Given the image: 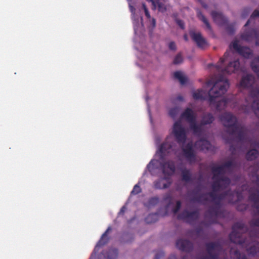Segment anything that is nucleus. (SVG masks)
<instances>
[{
    "instance_id": "nucleus-30",
    "label": "nucleus",
    "mask_w": 259,
    "mask_h": 259,
    "mask_svg": "<svg viewBox=\"0 0 259 259\" xmlns=\"http://www.w3.org/2000/svg\"><path fill=\"white\" fill-rule=\"evenodd\" d=\"M201 125L197 124L196 120L190 123V128L195 134H199L202 132Z\"/></svg>"
},
{
    "instance_id": "nucleus-22",
    "label": "nucleus",
    "mask_w": 259,
    "mask_h": 259,
    "mask_svg": "<svg viewBox=\"0 0 259 259\" xmlns=\"http://www.w3.org/2000/svg\"><path fill=\"white\" fill-rule=\"evenodd\" d=\"M214 120V117L212 114L210 113H207L202 116L200 124L203 126L210 124L212 123Z\"/></svg>"
},
{
    "instance_id": "nucleus-4",
    "label": "nucleus",
    "mask_w": 259,
    "mask_h": 259,
    "mask_svg": "<svg viewBox=\"0 0 259 259\" xmlns=\"http://www.w3.org/2000/svg\"><path fill=\"white\" fill-rule=\"evenodd\" d=\"M223 125L227 128L226 132L233 135L238 128V120L236 116L230 112H225L220 116Z\"/></svg>"
},
{
    "instance_id": "nucleus-14",
    "label": "nucleus",
    "mask_w": 259,
    "mask_h": 259,
    "mask_svg": "<svg viewBox=\"0 0 259 259\" xmlns=\"http://www.w3.org/2000/svg\"><path fill=\"white\" fill-rule=\"evenodd\" d=\"M171 180L165 176L154 182V187L156 189H164L168 188L171 184Z\"/></svg>"
},
{
    "instance_id": "nucleus-8",
    "label": "nucleus",
    "mask_w": 259,
    "mask_h": 259,
    "mask_svg": "<svg viewBox=\"0 0 259 259\" xmlns=\"http://www.w3.org/2000/svg\"><path fill=\"white\" fill-rule=\"evenodd\" d=\"M199 215V213L198 210L190 212L188 210H184L178 215V219L188 224H192L198 220Z\"/></svg>"
},
{
    "instance_id": "nucleus-61",
    "label": "nucleus",
    "mask_w": 259,
    "mask_h": 259,
    "mask_svg": "<svg viewBox=\"0 0 259 259\" xmlns=\"http://www.w3.org/2000/svg\"><path fill=\"white\" fill-rule=\"evenodd\" d=\"M241 259H247V258L245 255H244L241 257Z\"/></svg>"
},
{
    "instance_id": "nucleus-64",
    "label": "nucleus",
    "mask_w": 259,
    "mask_h": 259,
    "mask_svg": "<svg viewBox=\"0 0 259 259\" xmlns=\"http://www.w3.org/2000/svg\"><path fill=\"white\" fill-rule=\"evenodd\" d=\"M227 143H229V144H231V142L229 140L227 141Z\"/></svg>"
},
{
    "instance_id": "nucleus-41",
    "label": "nucleus",
    "mask_w": 259,
    "mask_h": 259,
    "mask_svg": "<svg viewBox=\"0 0 259 259\" xmlns=\"http://www.w3.org/2000/svg\"><path fill=\"white\" fill-rule=\"evenodd\" d=\"M182 203L181 201L178 200L176 202V205L172 208V212L174 214H176L181 208Z\"/></svg>"
},
{
    "instance_id": "nucleus-39",
    "label": "nucleus",
    "mask_w": 259,
    "mask_h": 259,
    "mask_svg": "<svg viewBox=\"0 0 259 259\" xmlns=\"http://www.w3.org/2000/svg\"><path fill=\"white\" fill-rule=\"evenodd\" d=\"M141 192V189L138 184H136L133 188V190L131 192V195H137Z\"/></svg>"
},
{
    "instance_id": "nucleus-27",
    "label": "nucleus",
    "mask_w": 259,
    "mask_h": 259,
    "mask_svg": "<svg viewBox=\"0 0 259 259\" xmlns=\"http://www.w3.org/2000/svg\"><path fill=\"white\" fill-rule=\"evenodd\" d=\"M259 153L256 149H252L249 150L246 154V158L247 160H253L256 159L258 156Z\"/></svg>"
},
{
    "instance_id": "nucleus-31",
    "label": "nucleus",
    "mask_w": 259,
    "mask_h": 259,
    "mask_svg": "<svg viewBox=\"0 0 259 259\" xmlns=\"http://www.w3.org/2000/svg\"><path fill=\"white\" fill-rule=\"evenodd\" d=\"M250 66L254 72L257 74L259 73V56L252 60Z\"/></svg>"
},
{
    "instance_id": "nucleus-58",
    "label": "nucleus",
    "mask_w": 259,
    "mask_h": 259,
    "mask_svg": "<svg viewBox=\"0 0 259 259\" xmlns=\"http://www.w3.org/2000/svg\"><path fill=\"white\" fill-rule=\"evenodd\" d=\"M250 21V19L248 20V21L246 22V23H245V24L244 25V26H245V27L247 26L249 24Z\"/></svg>"
},
{
    "instance_id": "nucleus-50",
    "label": "nucleus",
    "mask_w": 259,
    "mask_h": 259,
    "mask_svg": "<svg viewBox=\"0 0 259 259\" xmlns=\"http://www.w3.org/2000/svg\"><path fill=\"white\" fill-rule=\"evenodd\" d=\"M234 254L236 255L238 259L241 258V254L238 250H235L234 251Z\"/></svg>"
},
{
    "instance_id": "nucleus-43",
    "label": "nucleus",
    "mask_w": 259,
    "mask_h": 259,
    "mask_svg": "<svg viewBox=\"0 0 259 259\" xmlns=\"http://www.w3.org/2000/svg\"><path fill=\"white\" fill-rule=\"evenodd\" d=\"M251 226L259 227V218L257 219H252L249 222Z\"/></svg>"
},
{
    "instance_id": "nucleus-3",
    "label": "nucleus",
    "mask_w": 259,
    "mask_h": 259,
    "mask_svg": "<svg viewBox=\"0 0 259 259\" xmlns=\"http://www.w3.org/2000/svg\"><path fill=\"white\" fill-rule=\"evenodd\" d=\"M229 53L230 51H227L225 53L223 57L220 58L219 62L216 65L217 70L222 74L220 76L218 79H220L221 76H223L227 79L225 77L223 76V75L231 74L235 72V71L239 70L240 68V62L238 60L230 62L225 68L223 69L222 68V64L226 61L229 55Z\"/></svg>"
},
{
    "instance_id": "nucleus-33",
    "label": "nucleus",
    "mask_w": 259,
    "mask_h": 259,
    "mask_svg": "<svg viewBox=\"0 0 259 259\" xmlns=\"http://www.w3.org/2000/svg\"><path fill=\"white\" fill-rule=\"evenodd\" d=\"M174 77L179 80L181 84H184L187 82V78L183 75L181 71H176L174 74Z\"/></svg>"
},
{
    "instance_id": "nucleus-37",
    "label": "nucleus",
    "mask_w": 259,
    "mask_h": 259,
    "mask_svg": "<svg viewBox=\"0 0 259 259\" xmlns=\"http://www.w3.org/2000/svg\"><path fill=\"white\" fill-rule=\"evenodd\" d=\"M180 109L178 107H174L170 109L169 111V115L172 118H175L179 114Z\"/></svg>"
},
{
    "instance_id": "nucleus-29",
    "label": "nucleus",
    "mask_w": 259,
    "mask_h": 259,
    "mask_svg": "<svg viewBox=\"0 0 259 259\" xmlns=\"http://www.w3.org/2000/svg\"><path fill=\"white\" fill-rule=\"evenodd\" d=\"M239 54L245 58H250L253 55L252 50L245 47H243Z\"/></svg>"
},
{
    "instance_id": "nucleus-38",
    "label": "nucleus",
    "mask_w": 259,
    "mask_h": 259,
    "mask_svg": "<svg viewBox=\"0 0 259 259\" xmlns=\"http://www.w3.org/2000/svg\"><path fill=\"white\" fill-rule=\"evenodd\" d=\"M226 31L229 34H233L235 32V24H230L227 25L226 28Z\"/></svg>"
},
{
    "instance_id": "nucleus-1",
    "label": "nucleus",
    "mask_w": 259,
    "mask_h": 259,
    "mask_svg": "<svg viewBox=\"0 0 259 259\" xmlns=\"http://www.w3.org/2000/svg\"><path fill=\"white\" fill-rule=\"evenodd\" d=\"M235 166V162L233 160H230L221 165L212 166L211 170L213 174L212 179L213 180L211 185L212 191L207 193L196 195L193 198L194 201L203 204H205L208 201L207 196L211 198V201L214 203V204L210 206L205 213V219L209 220V222L211 224L217 223L218 218L220 217L222 213L221 209V201L222 200L236 195L237 198L235 201L239 200L241 194L237 191H232L229 190L220 194L216 193L221 189L226 188L230 185L231 183L230 179L224 175L226 173V169L232 171ZM234 202L235 201H234L232 199L229 200L230 203H234Z\"/></svg>"
},
{
    "instance_id": "nucleus-11",
    "label": "nucleus",
    "mask_w": 259,
    "mask_h": 259,
    "mask_svg": "<svg viewBox=\"0 0 259 259\" xmlns=\"http://www.w3.org/2000/svg\"><path fill=\"white\" fill-rule=\"evenodd\" d=\"M176 246L180 250L189 252L193 249V243L188 240L180 239L176 242Z\"/></svg>"
},
{
    "instance_id": "nucleus-25",
    "label": "nucleus",
    "mask_w": 259,
    "mask_h": 259,
    "mask_svg": "<svg viewBox=\"0 0 259 259\" xmlns=\"http://www.w3.org/2000/svg\"><path fill=\"white\" fill-rule=\"evenodd\" d=\"M237 134V139L239 142H244L246 139V133L244 128L238 125V130L233 135Z\"/></svg>"
},
{
    "instance_id": "nucleus-59",
    "label": "nucleus",
    "mask_w": 259,
    "mask_h": 259,
    "mask_svg": "<svg viewBox=\"0 0 259 259\" xmlns=\"http://www.w3.org/2000/svg\"><path fill=\"white\" fill-rule=\"evenodd\" d=\"M184 38L185 40H186V41H187L188 40V36H187V34H185L184 35Z\"/></svg>"
},
{
    "instance_id": "nucleus-63",
    "label": "nucleus",
    "mask_w": 259,
    "mask_h": 259,
    "mask_svg": "<svg viewBox=\"0 0 259 259\" xmlns=\"http://www.w3.org/2000/svg\"><path fill=\"white\" fill-rule=\"evenodd\" d=\"M237 209H238V210H241V211L243 210V209H240L239 206L238 207Z\"/></svg>"
},
{
    "instance_id": "nucleus-48",
    "label": "nucleus",
    "mask_w": 259,
    "mask_h": 259,
    "mask_svg": "<svg viewBox=\"0 0 259 259\" xmlns=\"http://www.w3.org/2000/svg\"><path fill=\"white\" fill-rule=\"evenodd\" d=\"M259 17V10H255L250 16V19Z\"/></svg>"
},
{
    "instance_id": "nucleus-52",
    "label": "nucleus",
    "mask_w": 259,
    "mask_h": 259,
    "mask_svg": "<svg viewBox=\"0 0 259 259\" xmlns=\"http://www.w3.org/2000/svg\"><path fill=\"white\" fill-rule=\"evenodd\" d=\"M251 145L252 147L259 148V142L256 141L251 142Z\"/></svg>"
},
{
    "instance_id": "nucleus-53",
    "label": "nucleus",
    "mask_w": 259,
    "mask_h": 259,
    "mask_svg": "<svg viewBox=\"0 0 259 259\" xmlns=\"http://www.w3.org/2000/svg\"><path fill=\"white\" fill-rule=\"evenodd\" d=\"M255 44L259 46V33L257 32V34L256 36Z\"/></svg>"
},
{
    "instance_id": "nucleus-17",
    "label": "nucleus",
    "mask_w": 259,
    "mask_h": 259,
    "mask_svg": "<svg viewBox=\"0 0 259 259\" xmlns=\"http://www.w3.org/2000/svg\"><path fill=\"white\" fill-rule=\"evenodd\" d=\"M182 118L185 119L189 123H191L196 120L197 116L192 109L187 108L185 111L181 114Z\"/></svg>"
},
{
    "instance_id": "nucleus-49",
    "label": "nucleus",
    "mask_w": 259,
    "mask_h": 259,
    "mask_svg": "<svg viewBox=\"0 0 259 259\" xmlns=\"http://www.w3.org/2000/svg\"><path fill=\"white\" fill-rule=\"evenodd\" d=\"M163 256L164 252H163L162 251H160L155 254L154 259H160L161 257Z\"/></svg>"
},
{
    "instance_id": "nucleus-36",
    "label": "nucleus",
    "mask_w": 259,
    "mask_h": 259,
    "mask_svg": "<svg viewBox=\"0 0 259 259\" xmlns=\"http://www.w3.org/2000/svg\"><path fill=\"white\" fill-rule=\"evenodd\" d=\"M157 161L155 160H151V161L147 166V168L151 173L152 172L153 170L156 168V165Z\"/></svg>"
},
{
    "instance_id": "nucleus-13",
    "label": "nucleus",
    "mask_w": 259,
    "mask_h": 259,
    "mask_svg": "<svg viewBox=\"0 0 259 259\" xmlns=\"http://www.w3.org/2000/svg\"><path fill=\"white\" fill-rule=\"evenodd\" d=\"M190 35L193 40L196 42L198 47L203 49L207 46V41L202 36L200 32H195L193 31H190Z\"/></svg>"
},
{
    "instance_id": "nucleus-20",
    "label": "nucleus",
    "mask_w": 259,
    "mask_h": 259,
    "mask_svg": "<svg viewBox=\"0 0 259 259\" xmlns=\"http://www.w3.org/2000/svg\"><path fill=\"white\" fill-rule=\"evenodd\" d=\"M249 199L253 202L252 207L256 208V213L259 215V192L251 193L249 195Z\"/></svg>"
},
{
    "instance_id": "nucleus-10",
    "label": "nucleus",
    "mask_w": 259,
    "mask_h": 259,
    "mask_svg": "<svg viewBox=\"0 0 259 259\" xmlns=\"http://www.w3.org/2000/svg\"><path fill=\"white\" fill-rule=\"evenodd\" d=\"M182 151L184 156L190 163L196 162V155L192 143H188L184 147H183Z\"/></svg>"
},
{
    "instance_id": "nucleus-54",
    "label": "nucleus",
    "mask_w": 259,
    "mask_h": 259,
    "mask_svg": "<svg viewBox=\"0 0 259 259\" xmlns=\"http://www.w3.org/2000/svg\"><path fill=\"white\" fill-rule=\"evenodd\" d=\"M177 100L179 101H183L184 98H183V96H182L181 95H179L177 97Z\"/></svg>"
},
{
    "instance_id": "nucleus-26",
    "label": "nucleus",
    "mask_w": 259,
    "mask_h": 259,
    "mask_svg": "<svg viewBox=\"0 0 259 259\" xmlns=\"http://www.w3.org/2000/svg\"><path fill=\"white\" fill-rule=\"evenodd\" d=\"M197 146H199L202 150H209L211 148V143L206 140H201L196 143Z\"/></svg>"
},
{
    "instance_id": "nucleus-57",
    "label": "nucleus",
    "mask_w": 259,
    "mask_h": 259,
    "mask_svg": "<svg viewBox=\"0 0 259 259\" xmlns=\"http://www.w3.org/2000/svg\"><path fill=\"white\" fill-rule=\"evenodd\" d=\"M168 259H177V258L175 255L171 254L169 256Z\"/></svg>"
},
{
    "instance_id": "nucleus-32",
    "label": "nucleus",
    "mask_w": 259,
    "mask_h": 259,
    "mask_svg": "<svg viewBox=\"0 0 259 259\" xmlns=\"http://www.w3.org/2000/svg\"><path fill=\"white\" fill-rule=\"evenodd\" d=\"M159 218V214L157 213L149 214L146 218L145 222L147 224H152L156 222Z\"/></svg>"
},
{
    "instance_id": "nucleus-21",
    "label": "nucleus",
    "mask_w": 259,
    "mask_h": 259,
    "mask_svg": "<svg viewBox=\"0 0 259 259\" xmlns=\"http://www.w3.org/2000/svg\"><path fill=\"white\" fill-rule=\"evenodd\" d=\"M111 229L110 227H108V229L106 230V231L103 234L101 239L97 243V244L94 249L95 251L98 250V248L104 245L108 242V241L109 240V238L107 237V234H108V232L111 230Z\"/></svg>"
},
{
    "instance_id": "nucleus-45",
    "label": "nucleus",
    "mask_w": 259,
    "mask_h": 259,
    "mask_svg": "<svg viewBox=\"0 0 259 259\" xmlns=\"http://www.w3.org/2000/svg\"><path fill=\"white\" fill-rule=\"evenodd\" d=\"M142 7L144 10V12H145V16L146 17L148 18V19H149L150 18V13L148 11V10L147 9V8L146 7V6L145 4H142Z\"/></svg>"
},
{
    "instance_id": "nucleus-44",
    "label": "nucleus",
    "mask_w": 259,
    "mask_h": 259,
    "mask_svg": "<svg viewBox=\"0 0 259 259\" xmlns=\"http://www.w3.org/2000/svg\"><path fill=\"white\" fill-rule=\"evenodd\" d=\"M163 200L168 202V204H170L172 200L171 195L170 194H166L163 197Z\"/></svg>"
},
{
    "instance_id": "nucleus-6",
    "label": "nucleus",
    "mask_w": 259,
    "mask_h": 259,
    "mask_svg": "<svg viewBox=\"0 0 259 259\" xmlns=\"http://www.w3.org/2000/svg\"><path fill=\"white\" fill-rule=\"evenodd\" d=\"M208 256H205L201 259H219L222 246L219 242H209L205 244Z\"/></svg>"
},
{
    "instance_id": "nucleus-24",
    "label": "nucleus",
    "mask_w": 259,
    "mask_h": 259,
    "mask_svg": "<svg viewBox=\"0 0 259 259\" xmlns=\"http://www.w3.org/2000/svg\"><path fill=\"white\" fill-rule=\"evenodd\" d=\"M181 176L182 181L185 182H190L192 181V175L190 170L186 168L182 169Z\"/></svg>"
},
{
    "instance_id": "nucleus-60",
    "label": "nucleus",
    "mask_w": 259,
    "mask_h": 259,
    "mask_svg": "<svg viewBox=\"0 0 259 259\" xmlns=\"http://www.w3.org/2000/svg\"><path fill=\"white\" fill-rule=\"evenodd\" d=\"M230 150L232 151L235 150V148L232 145H230Z\"/></svg>"
},
{
    "instance_id": "nucleus-28",
    "label": "nucleus",
    "mask_w": 259,
    "mask_h": 259,
    "mask_svg": "<svg viewBox=\"0 0 259 259\" xmlns=\"http://www.w3.org/2000/svg\"><path fill=\"white\" fill-rule=\"evenodd\" d=\"M197 16L199 19H200L204 23L207 29L209 31H212L211 27L210 24L209 23L207 19L205 18V17L203 15V14L200 10H197Z\"/></svg>"
},
{
    "instance_id": "nucleus-18",
    "label": "nucleus",
    "mask_w": 259,
    "mask_h": 259,
    "mask_svg": "<svg viewBox=\"0 0 259 259\" xmlns=\"http://www.w3.org/2000/svg\"><path fill=\"white\" fill-rule=\"evenodd\" d=\"M211 15L214 22L218 25L223 26L227 24L228 20L222 13L215 11H212Z\"/></svg>"
},
{
    "instance_id": "nucleus-47",
    "label": "nucleus",
    "mask_w": 259,
    "mask_h": 259,
    "mask_svg": "<svg viewBox=\"0 0 259 259\" xmlns=\"http://www.w3.org/2000/svg\"><path fill=\"white\" fill-rule=\"evenodd\" d=\"M168 48L170 50L176 51L177 49V47L176 44L174 41H171L168 44Z\"/></svg>"
},
{
    "instance_id": "nucleus-34",
    "label": "nucleus",
    "mask_w": 259,
    "mask_h": 259,
    "mask_svg": "<svg viewBox=\"0 0 259 259\" xmlns=\"http://www.w3.org/2000/svg\"><path fill=\"white\" fill-rule=\"evenodd\" d=\"M242 48L243 47L238 44V41L237 40H234L230 45V49H231L233 48L238 53H239L240 51H241Z\"/></svg>"
},
{
    "instance_id": "nucleus-40",
    "label": "nucleus",
    "mask_w": 259,
    "mask_h": 259,
    "mask_svg": "<svg viewBox=\"0 0 259 259\" xmlns=\"http://www.w3.org/2000/svg\"><path fill=\"white\" fill-rule=\"evenodd\" d=\"M183 61V58L182 57V55L181 54H178L177 55V56L175 57L173 63L175 64H178L179 63H182Z\"/></svg>"
},
{
    "instance_id": "nucleus-62",
    "label": "nucleus",
    "mask_w": 259,
    "mask_h": 259,
    "mask_svg": "<svg viewBox=\"0 0 259 259\" xmlns=\"http://www.w3.org/2000/svg\"><path fill=\"white\" fill-rule=\"evenodd\" d=\"M187 255H185V256L183 257L182 259H187Z\"/></svg>"
},
{
    "instance_id": "nucleus-35",
    "label": "nucleus",
    "mask_w": 259,
    "mask_h": 259,
    "mask_svg": "<svg viewBox=\"0 0 259 259\" xmlns=\"http://www.w3.org/2000/svg\"><path fill=\"white\" fill-rule=\"evenodd\" d=\"M193 97L195 100L204 99L203 97V91L202 90H198L193 93Z\"/></svg>"
},
{
    "instance_id": "nucleus-9",
    "label": "nucleus",
    "mask_w": 259,
    "mask_h": 259,
    "mask_svg": "<svg viewBox=\"0 0 259 259\" xmlns=\"http://www.w3.org/2000/svg\"><path fill=\"white\" fill-rule=\"evenodd\" d=\"M250 96L253 99L251 105V109L257 117L259 118V88L252 89L250 91Z\"/></svg>"
},
{
    "instance_id": "nucleus-7",
    "label": "nucleus",
    "mask_w": 259,
    "mask_h": 259,
    "mask_svg": "<svg viewBox=\"0 0 259 259\" xmlns=\"http://www.w3.org/2000/svg\"><path fill=\"white\" fill-rule=\"evenodd\" d=\"M172 133L178 144L184 145L187 139L186 133L180 121H176L174 124Z\"/></svg>"
},
{
    "instance_id": "nucleus-46",
    "label": "nucleus",
    "mask_w": 259,
    "mask_h": 259,
    "mask_svg": "<svg viewBox=\"0 0 259 259\" xmlns=\"http://www.w3.org/2000/svg\"><path fill=\"white\" fill-rule=\"evenodd\" d=\"M177 24L180 26V27L184 29L185 28V24L183 20L180 19H176V20Z\"/></svg>"
},
{
    "instance_id": "nucleus-12",
    "label": "nucleus",
    "mask_w": 259,
    "mask_h": 259,
    "mask_svg": "<svg viewBox=\"0 0 259 259\" xmlns=\"http://www.w3.org/2000/svg\"><path fill=\"white\" fill-rule=\"evenodd\" d=\"M255 82L254 76L251 74L243 75L239 82V86L243 89H249L252 87Z\"/></svg>"
},
{
    "instance_id": "nucleus-55",
    "label": "nucleus",
    "mask_w": 259,
    "mask_h": 259,
    "mask_svg": "<svg viewBox=\"0 0 259 259\" xmlns=\"http://www.w3.org/2000/svg\"><path fill=\"white\" fill-rule=\"evenodd\" d=\"M125 209H126V207L125 206H122L121 207V208L120 209L119 213L123 214Z\"/></svg>"
},
{
    "instance_id": "nucleus-16",
    "label": "nucleus",
    "mask_w": 259,
    "mask_h": 259,
    "mask_svg": "<svg viewBox=\"0 0 259 259\" xmlns=\"http://www.w3.org/2000/svg\"><path fill=\"white\" fill-rule=\"evenodd\" d=\"M162 172L165 175L171 176L174 174L176 170L175 162L172 160H168L161 163Z\"/></svg>"
},
{
    "instance_id": "nucleus-2",
    "label": "nucleus",
    "mask_w": 259,
    "mask_h": 259,
    "mask_svg": "<svg viewBox=\"0 0 259 259\" xmlns=\"http://www.w3.org/2000/svg\"><path fill=\"white\" fill-rule=\"evenodd\" d=\"M213 85L208 92L209 102L210 106H215V109L218 111L225 109L230 100L227 98H223L220 101L217 102L215 99L224 95L227 91L229 87V81L223 76H221L219 79H217L214 82L211 80L207 82V85Z\"/></svg>"
},
{
    "instance_id": "nucleus-51",
    "label": "nucleus",
    "mask_w": 259,
    "mask_h": 259,
    "mask_svg": "<svg viewBox=\"0 0 259 259\" xmlns=\"http://www.w3.org/2000/svg\"><path fill=\"white\" fill-rule=\"evenodd\" d=\"M157 4L158 7V9L159 11L162 10L163 9H165V7H164V5L160 2H157Z\"/></svg>"
},
{
    "instance_id": "nucleus-23",
    "label": "nucleus",
    "mask_w": 259,
    "mask_h": 259,
    "mask_svg": "<svg viewBox=\"0 0 259 259\" xmlns=\"http://www.w3.org/2000/svg\"><path fill=\"white\" fill-rule=\"evenodd\" d=\"M103 255L106 259H116L118 255V250L116 248H111L107 251H104Z\"/></svg>"
},
{
    "instance_id": "nucleus-15",
    "label": "nucleus",
    "mask_w": 259,
    "mask_h": 259,
    "mask_svg": "<svg viewBox=\"0 0 259 259\" xmlns=\"http://www.w3.org/2000/svg\"><path fill=\"white\" fill-rule=\"evenodd\" d=\"M174 143L173 142H169L168 139L163 142L160 147L159 152L161 158H163L166 154L174 151Z\"/></svg>"
},
{
    "instance_id": "nucleus-42",
    "label": "nucleus",
    "mask_w": 259,
    "mask_h": 259,
    "mask_svg": "<svg viewBox=\"0 0 259 259\" xmlns=\"http://www.w3.org/2000/svg\"><path fill=\"white\" fill-rule=\"evenodd\" d=\"M159 199L158 197H152L149 200V204L151 205H155L158 203Z\"/></svg>"
},
{
    "instance_id": "nucleus-19",
    "label": "nucleus",
    "mask_w": 259,
    "mask_h": 259,
    "mask_svg": "<svg viewBox=\"0 0 259 259\" xmlns=\"http://www.w3.org/2000/svg\"><path fill=\"white\" fill-rule=\"evenodd\" d=\"M257 34V31L255 29H251L244 31L241 35L242 39L250 42L254 39H256V36Z\"/></svg>"
},
{
    "instance_id": "nucleus-5",
    "label": "nucleus",
    "mask_w": 259,
    "mask_h": 259,
    "mask_svg": "<svg viewBox=\"0 0 259 259\" xmlns=\"http://www.w3.org/2000/svg\"><path fill=\"white\" fill-rule=\"evenodd\" d=\"M244 228L246 229L244 223L237 222L232 226V231L229 235L230 241L235 243L242 245L246 244V239L243 237V234L239 231L242 230Z\"/></svg>"
},
{
    "instance_id": "nucleus-56",
    "label": "nucleus",
    "mask_w": 259,
    "mask_h": 259,
    "mask_svg": "<svg viewBox=\"0 0 259 259\" xmlns=\"http://www.w3.org/2000/svg\"><path fill=\"white\" fill-rule=\"evenodd\" d=\"M151 23H152L153 27H155L156 26V20L155 19H154V18L152 19Z\"/></svg>"
}]
</instances>
